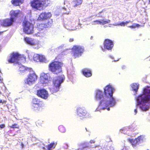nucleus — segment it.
Returning a JSON list of instances; mask_svg holds the SVG:
<instances>
[{
	"instance_id": "dca6fc26",
	"label": "nucleus",
	"mask_w": 150,
	"mask_h": 150,
	"mask_svg": "<svg viewBox=\"0 0 150 150\" xmlns=\"http://www.w3.org/2000/svg\"><path fill=\"white\" fill-rule=\"evenodd\" d=\"M15 21L11 17L4 20L2 23V25L4 26L8 27L12 25Z\"/></svg>"
},
{
	"instance_id": "37998d69",
	"label": "nucleus",
	"mask_w": 150,
	"mask_h": 150,
	"mask_svg": "<svg viewBox=\"0 0 150 150\" xmlns=\"http://www.w3.org/2000/svg\"><path fill=\"white\" fill-rule=\"evenodd\" d=\"M42 148L44 149H45V147H43Z\"/></svg>"
},
{
	"instance_id": "c03bdc74",
	"label": "nucleus",
	"mask_w": 150,
	"mask_h": 150,
	"mask_svg": "<svg viewBox=\"0 0 150 150\" xmlns=\"http://www.w3.org/2000/svg\"><path fill=\"white\" fill-rule=\"evenodd\" d=\"M3 32H0V35L2 34V33H3Z\"/></svg>"
},
{
	"instance_id": "0eeeda50",
	"label": "nucleus",
	"mask_w": 150,
	"mask_h": 150,
	"mask_svg": "<svg viewBox=\"0 0 150 150\" xmlns=\"http://www.w3.org/2000/svg\"><path fill=\"white\" fill-rule=\"evenodd\" d=\"M65 79L64 75L58 76L53 79V84L54 86V91H57L59 90L61 84L63 83Z\"/></svg>"
},
{
	"instance_id": "423d86ee",
	"label": "nucleus",
	"mask_w": 150,
	"mask_h": 150,
	"mask_svg": "<svg viewBox=\"0 0 150 150\" xmlns=\"http://www.w3.org/2000/svg\"><path fill=\"white\" fill-rule=\"evenodd\" d=\"M25 60V58L17 52H13L11 54L8 61L10 63L18 64L22 60Z\"/></svg>"
},
{
	"instance_id": "6e6552de",
	"label": "nucleus",
	"mask_w": 150,
	"mask_h": 150,
	"mask_svg": "<svg viewBox=\"0 0 150 150\" xmlns=\"http://www.w3.org/2000/svg\"><path fill=\"white\" fill-rule=\"evenodd\" d=\"M23 30L27 34L33 33V26L32 23L29 21L25 20L23 21Z\"/></svg>"
},
{
	"instance_id": "f3484780",
	"label": "nucleus",
	"mask_w": 150,
	"mask_h": 150,
	"mask_svg": "<svg viewBox=\"0 0 150 150\" xmlns=\"http://www.w3.org/2000/svg\"><path fill=\"white\" fill-rule=\"evenodd\" d=\"M82 73L86 77H91L92 75L91 71L86 68L82 70Z\"/></svg>"
},
{
	"instance_id": "49530a36",
	"label": "nucleus",
	"mask_w": 150,
	"mask_h": 150,
	"mask_svg": "<svg viewBox=\"0 0 150 150\" xmlns=\"http://www.w3.org/2000/svg\"><path fill=\"white\" fill-rule=\"evenodd\" d=\"M103 109H105V108H103Z\"/></svg>"
},
{
	"instance_id": "7c9ffc66",
	"label": "nucleus",
	"mask_w": 150,
	"mask_h": 150,
	"mask_svg": "<svg viewBox=\"0 0 150 150\" xmlns=\"http://www.w3.org/2000/svg\"><path fill=\"white\" fill-rule=\"evenodd\" d=\"M32 102L33 104H38L39 101L38 99L35 98L33 99Z\"/></svg>"
},
{
	"instance_id": "cd10ccee",
	"label": "nucleus",
	"mask_w": 150,
	"mask_h": 150,
	"mask_svg": "<svg viewBox=\"0 0 150 150\" xmlns=\"http://www.w3.org/2000/svg\"><path fill=\"white\" fill-rule=\"evenodd\" d=\"M131 22L130 21H126L125 22H122L120 23L118 25L122 26H124Z\"/></svg>"
},
{
	"instance_id": "a211bd4d",
	"label": "nucleus",
	"mask_w": 150,
	"mask_h": 150,
	"mask_svg": "<svg viewBox=\"0 0 150 150\" xmlns=\"http://www.w3.org/2000/svg\"><path fill=\"white\" fill-rule=\"evenodd\" d=\"M130 86L132 91L135 93H137L139 88V84L137 83H134L131 84Z\"/></svg>"
},
{
	"instance_id": "4468645a",
	"label": "nucleus",
	"mask_w": 150,
	"mask_h": 150,
	"mask_svg": "<svg viewBox=\"0 0 150 150\" xmlns=\"http://www.w3.org/2000/svg\"><path fill=\"white\" fill-rule=\"evenodd\" d=\"M49 78L48 74L42 73L40 77V83L42 84L47 83L49 81Z\"/></svg>"
},
{
	"instance_id": "e433bc0d",
	"label": "nucleus",
	"mask_w": 150,
	"mask_h": 150,
	"mask_svg": "<svg viewBox=\"0 0 150 150\" xmlns=\"http://www.w3.org/2000/svg\"><path fill=\"white\" fill-rule=\"evenodd\" d=\"M5 127V125L4 124H2L0 125V127L1 128H4Z\"/></svg>"
},
{
	"instance_id": "a18cd8bd",
	"label": "nucleus",
	"mask_w": 150,
	"mask_h": 150,
	"mask_svg": "<svg viewBox=\"0 0 150 150\" xmlns=\"http://www.w3.org/2000/svg\"><path fill=\"white\" fill-rule=\"evenodd\" d=\"M86 131H87V129H86Z\"/></svg>"
},
{
	"instance_id": "58836bf2",
	"label": "nucleus",
	"mask_w": 150,
	"mask_h": 150,
	"mask_svg": "<svg viewBox=\"0 0 150 150\" xmlns=\"http://www.w3.org/2000/svg\"><path fill=\"white\" fill-rule=\"evenodd\" d=\"M94 142H95V141L93 140H91L90 141V142L91 143H94Z\"/></svg>"
},
{
	"instance_id": "473e14b6",
	"label": "nucleus",
	"mask_w": 150,
	"mask_h": 150,
	"mask_svg": "<svg viewBox=\"0 0 150 150\" xmlns=\"http://www.w3.org/2000/svg\"><path fill=\"white\" fill-rule=\"evenodd\" d=\"M110 22V21L109 20L107 21H101V24L102 25H104Z\"/></svg>"
},
{
	"instance_id": "aec40b11",
	"label": "nucleus",
	"mask_w": 150,
	"mask_h": 150,
	"mask_svg": "<svg viewBox=\"0 0 150 150\" xmlns=\"http://www.w3.org/2000/svg\"><path fill=\"white\" fill-rule=\"evenodd\" d=\"M77 112L78 115L80 117L85 116L87 114L86 111L85 110H83V109L81 108L78 109Z\"/></svg>"
},
{
	"instance_id": "4be33fe9",
	"label": "nucleus",
	"mask_w": 150,
	"mask_h": 150,
	"mask_svg": "<svg viewBox=\"0 0 150 150\" xmlns=\"http://www.w3.org/2000/svg\"><path fill=\"white\" fill-rule=\"evenodd\" d=\"M141 137H139L136 139L134 140L129 139V141L132 144L133 147H134L136 146L137 144L139 143V141L138 140Z\"/></svg>"
},
{
	"instance_id": "f03ea898",
	"label": "nucleus",
	"mask_w": 150,
	"mask_h": 150,
	"mask_svg": "<svg viewBox=\"0 0 150 150\" xmlns=\"http://www.w3.org/2000/svg\"><path fill=\"white\" fill-rule=\"evenodd\" d=\"M113 94H96L95 98L97 100H101L100 106L107 107L112 106L115 105V102L112 97Z\"/></svg>"
},
{
	"instance_id": "a878e982",
	"label": "nucleus",
	"mask_w": 150,
	"mask_h": 150,
	"mask_svg": "<svg viewBox=\"0 0 150 150\" xmlns=\"http://www.w3.org/2000/svg\"><path fill=\"white\" fill-rule=\"evenodd\" d=\"M33 106L34 107L33 109L35 110H37L39 109V107L42 106V105L41 104H33Z\"/></svg>"
},
{
	"instance_id": "4c0bfd02",
	"label": "nucleus",
	"mask_w": 150,
	"mask_h": 150,
	"mask_svg": "<svg viewBox=\"0 0 150 150\" xmlns=\"http://www.w3.org/2000/svg\"><path fill=\"white\" fill-rule=\"evenodd\" d=\"M74 39L73 38H71L69 39V41L70 42H72L73 41Z\"/></svg>"
},
{
	"instance_id": "1a4fd4ad",
	"label": "nucleus",
	"mask_w": 150,
	"mask_h": 150,
	"mask_svg": "<svg viewBox=\"0 0 150 150\" xmlns=\"http://www.w3.org/2000/svg\"><path fill=\"white\" fill-rule=\"evenodd\" d=\"M73 55L75 58L81 56L84 51L83 47L80 46L75 45L72 49Z\"/></svg>"
},
{
	"instance_id": "7ed1b4c3",
	"label": "nucleus",
	"mask_w": 150,
	"mask_h": 150,
	"mask_svg": "<svg viewBox=\"0 0 150 150\" xmlns=\"http://www.w3.org/2000/svg\"><path fill=\"white\" fill-rule=\"evenodd\" d=\"M139 104L142 105L140 107L143 111L148 110L149 108L150 94H141L137 98Z\"/></svg>"
},
{
	"instance_id": "f257e3e1",
	"label": "nucleus",
	"mask_w": 150,
	"mask_h": 150,
	"mask_svg": "<svg viewBox=\"0 0 150 150\" xmlns=\"http://www.w3.org/2000/svg\"><path fill=\"white\" fill-rule=\"evenodd\" d=\"M52 16V14L50 12H45L41 13L39 15L37 19L39 21H43L48 19L47 21H45L37 25L38 30L40 31L44 29L50 27L52 25L53 21L52 19H48Z\"/></svg>"
},
{
	"instance_id": "39448f33",
	"label": "nucleus",
	"mask_w": 150,
	"mask_h": 150,
	"mask_svg": "<svg viewBox=\"0 0 150 150\" xmlns=\"http://www.w3.org/2000/svg\"><path fill=\"white\" fill-rule=\"evenodd\" d=\"M49 3V0H33L30 3L32 8L40 10L41 8L47 6Z\"/></svg>"
},
{
	"instance_id": "20e7f679",
	"label": "nucleus",
	"mask_w": 150,
	"mask_h": 150,
	"mask_svg": "<svg viewBox=\"0 0 150 150\" xmlns=\"http://www.w3.org/2000/svg\"><path fill=\"white\" fill-rule=\"evenodd\" d=\"M62 62L54 60L49 64L48 67L50 71L54 74H57L62 72Z\"/></svg>"
},
{
	"instance_id": "6ab92c4d",
	"label": "nucleus",
	"mask_w": 150,
	"mask_h": 150,
	"mask_svg": "<svg viewBox=\"0 0 150 150\" xmlns=\"http://www.w3.org/2000/svg\"><path fill=\"white\" fill-rule=\"evenodd\" d=\"M34 60L36 62L39 61L43 62L45 61V58L43 57L42 56L38 54H35L33 56Z\"/></svg>"
},
{
	"instance_id": "f8f14e48",
	"label": "nucleus",
	"mask_w": 150,
	"mask_h": 150,
	"mask_svg": "<svg viewBox=\"0 0 150 150\" xmlns=\"http://www.w3.org/2000/svg\"><path fill=\"white\" fill-rule=\"evenodd\" d=\"M24 40L26 43L31 45H36L39 44L38 40L28 37H25Z\"/></svg>"
},
{
	"instance_id": "c756f323",
	"label": "nucleus",
	"mask_w": 150,
	"mask_h": 150,
	"mask_svg": "<svg viewBox=\"0 0 150 150\" xmlns=\"http://www.w3.org/2000/svg\"><path fill=\"white\" fill-rule=\"evenodd\" d=\"M140 25H139L138 24H133L132 25H130V26H128V27L129 28H131L133 29V28H135L136 27L138 28L139 27H140Z\"/></svg>"
},
{
	"instance_id": "a19ab883",
	"label": "nucleus",
	"mask_w": 150,
	"mask_h": 150,
	"mask_svg": "<svg viewBox=\"0 0 150 150\" xmlns=\"http://www.w3.org/2000/svg\"><path fill=\"white\" fill-rule=\"evenodd\" d=\"M2 103V100L0 99V103Z\"/></svg>"
},
{
	"instance_id": "de8ad7c7",
	"label": "nucleus",
	"mask_w": 150,
	"mask_h": 150,
	"mask_svg": "<svg viewBox=\"0 0 150 150\" xmlns=\"http://www.w3.org/2000/svg\"><path fill=\"white\" fill-rule=\"evenodd\" d=\"M80 150V149H78V150Z\"/></svg>"
},
{
	"instance_id": "c9c22d12",
	"label": "nucleus",
	"mask_w": 150,
	"mask_h": 150,
	"mask_svg": "<svg viewBox=\"0 0 150 150\" xmlns=\"http://www.w3.org/2000/svg\"><path fill=\"white\" fill-rule=\"evenodd\" d=\"M94 22H96L97 24H101V21H98V20H96L95 21H94Z\"/></svg>"
},
{
	"instance_id": "ddd939ff",
	"label": "nucleus",
	"mask_w": 150,
	"mask_h": 150,
	"mask_svg": "<svg viewBox=\"0 0 150 150\" xmlns=\"http://www.w3.org/2000/svg\"><path fill=\"white\" fill-rule=\"evenodd\" d=\"M21 12L19 10H11L10 12V17L15 22L17 18L20 16Z\"/></svg>"
},
{
	"instance_id": "f704fd0d",
	"label": "nucleus",
	"mask_w": 150,
	"mask_h": 150,
	"mask_svg": "<svg viewBox=\"0 0 150 150\" xmlns=\"http://www.w3.org/2000/svg\"><path fill=\"white\" fill-rule=\"evenodd\" d=\"M140 137H141L140 138V139H139V140H138V141H139V143H140L141 141H142L143 138L144 137L143 136H141Z\"/></svg>"
},
{
	"instance_id": "72a5a7b5",
	"label": "nucleus",
	"mask_w": 150,
	"mask_h": 150,
	"mask_svg": "<svg viewBox=\"0 0 150 150\" xmlns=\"http://www.w3.org/2000/svg\"><path fill=\"white\" fill-rule=\"evenodd\" d=\"M102 91L99 89L97 90L96 91V94H102Z\"/></svg>"
},
{
	"instance_id": "2eb2a0df",
	"label": "nucleus",
	"mask_w": 150,
	"mask_h": 150,
	"mask_svg": "<svg viewBox=\"0 0 150 150\" xmlns=\"http://www.w3.org/2000/svg\"><path fill=\"white\" fill-rule=\"evenodd\" d=\"M104 94H113L115 91V89L110 85H108L104 88Z\"/></svg>"
},
{
	"instance_id": "393cba45",
	"label": "nucleus",
	"mask_w": 150,
	"mask_h": 150,
	"mask_svg": "<svg viewBox=\"0 0 150 150\" xmlns=\"http://www.w3.org/2000/svg\"><path fill=\"white\" fill-rule=\"evenodd\" d=\"M37 94H48V93L45 89L42 88L37 90Z\"/></svg>"
},
{
	"instance_id": "c85d7f7f",
	"label": "nucleus",
	"mask_w": 150,
	"mask_h": 150,
	"mask_svg": "<svg viewBox=\"0 0 150 150\" xmlns=\"http://www.w3.org/2000/svg\"><path fill=\"white\" fill-rule=\"evenodd\" d=\"M37 96L40 98L44 99H46L48 97V94H37Z\"/></svg>"
},
{
	"instance_id": "412c9836",
	"label": "nucleus",
	"mask_w": 150,
	"mask_h": 150,
	"mask_svg": "<svg viewBox=\"0 0 150 150\" xmlns=\"http://www.w3.org/2000/svg\"><path fill=\"white\" fill-rule=\"evenodd\" d=\"M24 0H12L11 3L15 6H18L20 4H22Z\"/></svg>"
},
{
	"instance_id": "79ce46f5",
	"label": "nucleus",
	"mask_w": 150,
	"mask_h": 150,
	"mask_svg": "<svg viewBox=\"0 0 150 150\" xmlns=\"http://www.w3.org/2000/svg\"><path fill=\"white\" fill-rule=\"evenodd\" d=\"M107 109L108 110H110V108H108Z\"/></svg>"
},
{
	"instance_id": "bb28decb",
	"label": "nucleus",
	"mask_w": 150,
	"mask_h": 150,
	"mask_svg": "<svg viewBox=\"0 0 150 150\" xmlns=\"http://www.w3.org/2000/svg\"><path fill=\"white\" fill-rule=\"evenodd\" d=\"M56 144L54 143H51L48 146L47 149L48 150H51L52 148H54L55 147Z\"/></svg>"
},
{
	"instance_id": "b1692460",
	"label": "nucleus",
	"mask_w": 150,
	"mask_h": 150,
	"mask_svg": "<svg viewBox=\"0 0 150 150\" xmlns=\"http://www.w3.org/2000/svg\"><path fill=\"white\" fill-rule=\"evenodd\" d=\"M150 86H145L143 90L142 94H150Z\"/></svg>"
},
{
	"instance_id": "2f4dec72",
	"label": "nucleus",
	"mask_w": 150,
	"mask_h": 150,
	"mask_svg": "<svg viewBox=\"0 0 150 150\" xmlns=\"http://www.w3.org/2000/svg\"><path fill=\"white\" fill-rule=\"evenodd\" d=\"M10 127L11 128H19V125L16 124H14V125H12L10 126Z\"/></svg>"
},
{
	"instance_id": "ea45409f",
	"label": "nucleus",
	"mask_w": 150,
	"mask_h": 150,
	"mask_svg": "<svg viewBox=\"0 0 150 150\" xmlns=\"http://www.w3.org/2000/svg\"><path fill=\"white\" fill-rule=\"evenodd\" d=\"M134 112H135V114L137 113V111L136 109H135L134 110Z\"/></svg>"
},
{
	"instance_id": "9b49d317",
	"label": "nucleus",
	"mask_w": 150,
	"mask_h": 150,
	"mask_svg": "<svg viewBox=\"0 0 150 150\" xmlns=\"http://www.w3.org/2000/svg\"><path fill=\"white\" fill-rule=\"evenodd\" d=\"M37 79V76L35 73L30 74L26 79V83L31 85L34 83Z\"/></svg>"
},
{
	"instance_id": "5701e85b",
	"label": "nucleus",
	"mask_w": 150,
	"mask_h": 150,
	"mask_svg": "<svg viewBox=\"0 0 150 150\" xmlns=\"http://www.w3.org/2000/svg\"><path fill=\"white\" fill-rule=\"evenodd\" d=\"M82 3V0H74L72 1V5L74 7L78 6Z\"/></svg>"
},
{
	"instance_id": "9d476101",
	"label": "nucleus",
	"mask_w": 150,
	"mask_h": 150,
	"mask_svg": "<svg viewBox=\"0 0 150 150\" xmlns=\"http://www.w3.org/2000/svg\"><path fill=\"white\" fill-rule=\"evenodd\" d=\"M104 47H101L102 50L104 52L105 50H111L114 46L113 41L109 39H105L103 42Z\"/></svg>"
}]
</instances>
